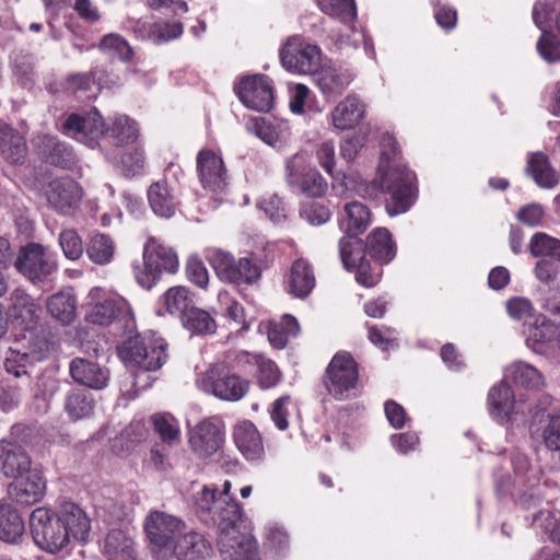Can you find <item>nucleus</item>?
Instances as JSON below:
<instances>
[{"label": "nucleus", "mask_w": 560, "mask_h": 560, "mask_svg": "<svg viewBox=\"0 0 560 560\" xmlns=\"http://www.w3.org/2000/svg\"><path fill=\"white\" fill-rule=\"evenodd\" d=\"M186 275L190 282L199 288H206L209 282V275L203 262L196 258L190 257L186 265Z\"/></svg>", "instance_id": "nucleus-64"}, {"label": "nucleus", "mask_w": 560, "mask_h": 560, "mask_svg": "<svg viewBox=\"0 0 560 560\" xmlns=\"http://www.w3.org/2000/svg\"><path fill=\"white\" fill-rule=\"evenodd\" d=\"M197 172L203 188L222 191L228 185V171L223 159L214 151L203 149L197 155Z\"/></svg>", "instance_id": "nucleus-16"}, {"label": "nucleus", "mask_w": 560, "mask_h": 560, "mask_svg": "<svg viewBox=\"0 0 560 560\" xmlns=\"http://www.w3.org/2000/svg\"><path fill=\"white\" fill-rule=\"evenodd\" d=\"M365 110V104L357 94H348L331 112L332 125L339 130L353 129L364 119Z\"/></svg>", "instance_id": "nucleus-25"}, {"label": "nucleus", "mask_w": 560, "mask_h": 560, "mask_svg": "<svg viewBox=\"0 0 560 560\" xmlns=\"http://www.w3.org/2000/svg\"><path fill=\"white\" fill-rule=\"evenodd\" d=\"M147 197L152 211L161 218H172L179 207L178 196L165 178L152 183Z\"/></svg>", "instance_id": "nucleus-24"}, {"label": "nucleus", "mask_w": 560, "mask_h": 560, "mask_svg": "<svg viewBox=\"0 0 560 560\" xmlns=\"http://www.w3.org/2000/svg\"><path fill=\"white\" fill-rule=\"evenodd\" d=\"M30 529L34 542L44 551L56 555L70 542L69 532L59 522L55 511L37 508L30 515Z\"/></svg>", "instance_id": "nucleus-11"}, {"label": "nucleus", "mask_w": 560, "mask_h": 560, "mask_svg": "<svg viewBox=\"0 0 560 560\" xmlns=\"http://www.w3.org/2000/svg\"><path fill=\"white\" fill-rule=\"evenodd\" d=\"M49 352V345L46 340H38L27 351L10 349L4 360V369L15 377L27 374V368L35 362L44 360Z\"/></svg>", "instance_id": "nucleus-22"}, {"label": "nucleus", "mask_w": 560, "mask_h": 560, "mask_svg": "<svg viewBox=\"0 0 560 560\" xmlns=\"http://www.w3.org/2000/svg\"><path fill=\"white\" fill-rule=\"evenodd\" d=\"M315 46L304 43L300 36H291L280 49V60L284 69L294 73H315L313 58Z\"/></svg>", "instance_id": "nucleus-15"}, {"label": "nucleus", "mask_w": 560, "mask_h": 560, "mask_svg": "<svg viewBox=\"0 0 560 560\" xmlns=\"http://www.w3.org/2000/svg\"><path fill=\"white\" fill-rule=\"evenodd\" d=\"M539 56L549 63L560 61V39L552 32L544 31L536 45Z\"/></svg>", "instance_id": "nucleus-58"}, {"label": "nucleus", "mask_w": 560, "mask_h": 560, "mask_svg": "<svg viewBox=\"0 0 560 560\" xmlns=\"http://www.w3.org/2000/svg\"><path fill=\"white\" fill-rule=\"evenodd\" d=\"M233 440L247 460H260L265 455L262 436L256 425L244 420L237 423L233 429Z\"/></svg>", "instance_id": "nucleus-23"}, {"label": "nucleus", "mask_w": 560, "mask_h": 560, "mask_svg": "<svg viewBox=\"0 0 560 560\" xmlns=\"http://www.w3.org/2000/svg\"><path fill=\"white\" fill-rule=\"evenodd\" d=\"M352 80L353 78L348 71L330 66L317 67V88L327 101L340 96Z\"/></svg>", "instance_id": "nucleus-27"}, {"label": "nucleus", "mask_w": 560, "mask_h": 560, "mask_svg": "<svg viewBox=\"0 0 560 560\" xmlns=\"http://www.w3.org/2000/svg\"><path fill=\"white\" fill-rule=\"evenodd\" d=\"M55 514L65 526V529L69 532V537L80 541L88 539L91 521L80 505L72 501H62L57 511H55Z\"/></svg>", "instance_id": "nucleus-21"}, {"label": "nucleus", "mask_w": 560, "mask_h": 560, "mask_svg": "<svg viewBox=\"0 0 560 560\" xmlns=\"http://www.w3.org/2000/svg\"><path fill=\"white\" fill-rule=\"evenodd\" d=\"M40 312V305L24 289L15 288L10 293L9 316L24 329H30L37 322Z\"/></svg>", "instance_id": "nucleus-20"}, {"label": "nucleus", "mask_w": 560, "mask_h": 560, "mask_svg": "<svg viewBox=\"0 0 560 560\" xmlns=\"http://www.w3.org/2000/svg\"><path fill=\"white\" fill-rule=\"evenodd\" d=\"M119 312V305L114 299H104L90 306L86 320L101 326L110 324Z\"/></svg>", "instance_id": "nucleus-49"}, {"label": "nucleus", "mask_w": 560, "mask_h": 560, "mask_svg": "<svg viewBox=\"0 0 560 560\" xmlns=\"http://www.w3.org/2000/svg\"><path fill=\"white\" fill-rule=\"evenodd\" d=\"M174 549L172 559L177 560H207L213 553L211 542L202 534L195 530H184Z\"/></svg>", "instance_id": "nucleus-26"}, {"label": "nucleus", "mask_w": 560, "mask_h": 560, "mask_svg": "<svg viewBox=\"0 0 560 560\" xmlns=\"http://www.w3.org/2000/svg\"><path fill=\"white\" fill-rule=\"evenodd\" d=\"M211 266L218 277L237 287L257 283L262 273L260 259L256 255L235 258L223 250H214L210 258Z\"/></svg>", "instance_id": "nucleus-9"}, {"label": "nucleus", "mask_w": 560, "mask_h": 560, "mask_svg": "<svg viewBox=\"0 0 560 560\" xmlns=\"http://www.w3.org/2000/svg\"><path fill=\"white\" fill-rule=\"evenodd\" d=\"M24 430V425L15 424L11 428L10 436L0 440V471L7 478L21 477L32 470L31 457L21 445L26 441L19 439Z\"/></svg>", "instance_id": "nucleus-12"}, {"label": "nucleus", "mask_w": 560, "mask_h": 560, "mask_svg": "<svg viewBox=\"0 0 560 560\" xmlns=\"http://www.w3.org/2000/svg\"><path fill=\"white\" fill-rule=\"evenodd\" d=\"M71 377L79 384L93 389H103L107 386L108 371L98 364L82 358H75L70 362Z\"/></svg>", "instance_id": "nucleus-28"}, {"label": "nucleus", "mask_w": 560, "mask_h": 560, "mask_svg": "<svg viewBox=\"0 0 560 560\" xmlns=\"http://www.w3.org/2000/svg\"><path fill=\"white\" fill-rule=\"evenodd\" d=\"M368 255L378 265L390 262L396 256V244L386 228H375L364 243Z\"/></svg>", "instance_id": "nucleus-29"}, {"label": "nucleus", "mask_w": 560, "mask_h": 560, "mask_svg": "<svg viewBox=\"0 0 560 560\" xmlns=\"http://www.w3.org/2000/svg\"><path fill=\"white\" fill-rule=\"evenodd\" d=\"M530 254L535 257H552L560 261V240L544 232L535 233L529 242Z\"/></svg>", "instance_id": "nucleus-48"}, {"label": "nucleus", "mask_w": 560, "mask_h": 560, "mask_svg": "<svg viewBox=\"0 0 560 560\" xmlns=\"http://www.w3.org/2000/svg\"><path fill=\"white\" fill-rule=\"evenodd\" d=\"M314 283L312 265L303 259L295 260L285 281L287 291L295 298L303 299L312 292Z\"/></svg>", "instance_id": "nucleus-30"}, {"label": "nucleus", "mask_w": 560, "mask_h": 560, "mask_svg": "<svg viewBox=\"0 0 560 560\" xmlns=\"http://www.w3.org/2000/svg\"><path fill=\"white\" fill-rule=\"evenodd\" d=\"M290 405L291 397L289 395H284L276 399L269 409L272 422L281 431H284L289 428L288 418L290 416Z\"/></svg>", "instance_id": "nucleus-61"}, {"label": "nucleus", "mask_w": 560, "mask_h": 560, "mask_svg": "<svg viewBox=\"0 0 560 560\" xmlns=\"http://www.w3.org/2000/svg\"><path fill=\"white\" fill-rule=\"evenodd\" d=\"M300 326L296 318L284 314L279 320H270L268 324V340L276 349H283L291 337L299 334Z\"/></svg>", "instance_id": "nucleus-34"}, {"label": "nucleus", "mask_w": 560, "mask_h": 560, "mask_svg": "<svg viewBox=\"0 0 560 560\" xmlns=\"http://www.w3.org/2000/svg\"><path fill=\"white\" fill-rule=\"evenodd\" d=\"M255 375L258 386L262 389L276 387L282 378V374L277 364L264 355L259 361Z\"/></svg>", "instance_id": "nucleus-54"}, {"label": "nucleus", "mask_w": 560, "mask_h": 560, "mask_svg": "<svg viewBox=\"0 0 560 560\" xmlns=\"http://www.w3.org/2000/svg\"><path fill=\"white\" fill-rule=\"evenodd\" d=\"M505 310L511 318L522 320L533 315L534 306L528 299L514 296L506 301Z\"/></svg>", "instance_id": "nucleus-63"}, {"label": "nucleus", "mask_w": 560, "mask_h": 560, "mask_svg": "<svg viewBox=\"0 0 560 560\" xmlns=\"http://www.w3.org/2000/svg\"><path fill=\"white\" fill-rule=\"evenodd\" d=\"M114 243L105 234H96L91 237L86 247L89 258L97 265H106L114 257Z\"/></svg>", "instance_id": "nucleus-47"}, {"label": "nucleus", "mask_w": 560, "mask_h": 560, "mask_svg": "<svg viewBox=\"0 0 560 560\" xmlns=\"http://www.w3.org/2000/svg\"><path fill=\"white\" fill-rule=\"evenodd\" d=\"M14 268L34 285L48 284L58 270V262L48 249L38 243L20 247Z\"/></svg>", "instance_id": "nucleus-10"}, {"label": "nucleus", "mask_w": 560, "mask_h": 560, "mask_svg": "<svg viewBox=\"0 0 560 560\" xmlns=\"http://www.w3.org/2000/svg\"><path fill=\"white\" fill-rule=\"evenodd\" d=\"M145 164L144 150L141 145L126 150L119 160V166L121 172L127 177L136 176L142 173Z\"/></svg>", "instance_id": "nucleus-53"}, {"label": "nucleus", "mask_w": 560, "mask_h": 560, "mask_svg": "<svg viewBox=\"0 0 560 560\" xmlns=\"http://www.w3.org/2000/svg\"><path fill=\"white\" fill-rule=\"evenodd\" d=\"M368 252L363 241L355 235H343L339 241V255L343 267L353 270L366 260Z\"/></svg>", "instance_id": "nucleus-41"}, {"label": "nucleus", "mask_w": 560, "mask_h": 560, "mask_svg": "<svg viewBox=\"0 0 560 560\" xmlns=\"http://www.w3.org/2000/svg\"><path fill=\"white\" fill-rule=\"evenodd\" d=\"M234 91L240 101L249 109L267 113L273 106L272 81L265 74H254L243 78Z\"/></svg>", "instance_id": "nucleus-13"}, {"label": "nucleus", "mask_w": 560, "mask_h": 560, "mask_svg": "<svg viewBox=\"0 0 560 560\" xmlns=\"http://www.w3.org/2000/svg\"><path fill=\"white\" fill-rule=\"evenodd\" d=\"M197 385L205 393L225 401H238L249 390V381L240 376L222 361L209 365L197 378Z\"/></svg>", "instance_id": "nucleus-5"}, {"label": "nucleus", "mask_w": 560, "mask_h": 560, "mask_svg": "<svg viewBox=\"0 0 560 560\" xmlns=\"http://www.w3.org/2000/svg\"><path fill=\"white\" fill-rule=\"evenodd\" d=\"M186 530V524L177 516L162 511H151L144 521V533L155 560H172L174 547Z\"/></svg>", "instance_id": "nucleus-3"}, {"label": "nucleus", "mask_w": 560, "mask_h": 560, "mask_svg": "<svg viewBox=\"0 0 560 560\" xmlns=\"http://www.w3.org/2000/svg\"><path fill=\"white\" fill-rule=\"evenodd\" d=\"M256 136L270 147H282L287 141L284 130L267 121L265 118L255 120Z\"/></svg>", "instance_id": "nucleus-56"}, {"label": "nucleus", "mask_w": 560, "mask_h": 560, "mask_svg": "<svg viewBox=\"0 0 560 560\" xmlns=\"http://www.w3.org/2000/svg\"><path fill=\"white\" fill-rule=\"evenodd\" d=\"M60 131L94 148L105 133V124L97 110L86 114L72 113L62 122Z\"/></svg>", "instance_id": "nucleus-14"}, {"label": "nucleus", "mask_w": 560, "mask_h": 560, "mask_svg": "<svg viewBox=\"0 0 560 560\" xmlns=\"http://www.w3.org/2000/svg\"><path fill=\"white\" fill-rule=\"evenodd\" d=\"M183 326L197 335H210L214 334L217 324L214 318L205 310L196 307L195 305L183 315L180 319Z\"/></svg>", "instance_id": "nucleus-44"}, {"label": "nucleus", "mask_w": 560, "mask_h": 560, "mask_svg": "<svg viewBox=\"0 0 560 560\" xmlns=\"http://www.w3.org/2000/svg\"><path fill=\"white\" fill-rule=\"evenodd\" d=\"M13 479L14 481L8 487V494L16 504L33 505L44 498L46 481L38 471H26Z\"/></svg>", "instance_id": "nucleus-18"}, {"label": "nucleus", "mask_w": 560, "mask_h": 560, "mask_svg": "<svg viewBox=\"0 0 560 560\" xmlns=\"http://www.w3.org/2000/svg\"><path fill=\"white\" fill-rule=\"evenodd\" d=\"M369 340L383 351L397 347L396 330L387 326H368Z\"/></svg>", "instance_id": "nucleus-60"}, {"label": "nucleus", "mask_w": 560, "mask_h": 560, "mask_svg": "<svg viewBox=\"0 0 560 560\" xmlns=\"http://www.w3.org/2000/svg\"><path fill=\"white\" fill-rule=\"evenodd\" d=\"M324 384L337 400H347L359 394V365L351 353L337 352L325 371Z\"/></svg>", "instance_id": "nucleus-8"}, {"label": "nucleus", "mask_w": 560, "mask_h": 560, "mask_svg": "<svg viewBox=\"0 0 560 560\" xmlns=\"http://www.w3.org/2000/svg\"><path fill=\"white\" fill-rule=\"evenodd\" d=\"M223 432L217 423L203 420L189 431L188 442L199 457H210L215 454L223 443Z\"/></svg>", "instance_id": "nucleus-19"}, {"label": "nucleus", "mask_w": 560, "mask_h": 560, "mask_svg": "<svg viewBox=\"0 0 560 560\" xmlns=\"http://www.w3.org/2000/svg\"><path fill=\"white\" fill-rule=\"evenodd\" d=\"M345 235L359 236L371 225V211L362 202H348L345 206Z\"/></svg>", "instance_id": "nucleus-37"}, {"label": "nucleus", "mask_w": 560, "mask_h": 560, "mask_svg": "<svg viewBox=\"0 0 560 560\" xmlns=\"http://www.w3.org/2000/svg\"><path fill=\"white\" fill-rule=\"evenodd\" d=\"M24 533V521L16 509L0 503V539L13 542Z\"/></svg>", "instance_id": "nucleus-38"}, {"label": "nucleus", "mask_w": 560, "mask_h": 560, "mask_svg": "<svg viewBox=\"0 0 560 560\" xmlns=\"http://www.w3.org/2000/svg\"><path fill=\"white\" fill-rule=\"evenodd\" d=\"M103 551L109 560H128L133 555V541L125 532L113 529L105 538Z\"/></svg>", "instance_id": "nucleus-40"}, {"label": "nucleus", "mask_w": 560, "mask_h": 560, "mask_svg": "<svg viewBox=\"0 0 560 560\" xmlns=\"http://www.w3.org/2000/svg\"><path fill=\"white\" fill-rule=\"evenodd\" d=\"M526 171L539 187L552 188L558 183L557 174L551 167L548 156L542 152H536L530 156Z\"/></svg>", "instance_id": "nucleus-36"}, {"label": "nucleus", "mask_w": 560, "mask_h": 560, "mask_svg": "<svg viewBox=\"0 0 560 560\" xmlns=\"http://www.w3.org/2000/svg\"><path fill=\"white\" fill-rule=\"evenodd\" d=\"M323 12L338 18L346 24H353L357 20V5L354 0H317Z\"/></svg>", "instance_id": "nucleus-46"}, {"label": "nucleus", "mask_w": 560, "mask_h": 560, "mask_svg": "<svg viewBox=\"0 0 560 560\" xmlns=\"http://www.w3.org/2000/svg\"><path fill=\"white\" fill-rule=\"evenodd\" d=\"M360 194L370 200L383 198L388 215L407 212L418 197L417 176L404 164H390L383 171L378 166L377 176L360 187Z\"/></svg>", "instance_id": "nucleus-2"}, {"label": "nucleus", "mask_w": 560, "mask_h": 560, "mask_svg": "<svg viewBox=\"0 0 560 560\" xmlns=\"http://www.w3.org/2000/svg\"><path fill=\"white\" fill-rule=\"evenodd\" d=\"M558 331V327L553 322L540 316L536 319L535 324L529 327L527 334V342L534 345H544L553 340Z\"/></svg>", "instance_id": "nucleus-55"}, {"label": "nucleus", "mask_w": 560, "mask_h": 560, "mask_svg": "<svg viewBox=\"0 0 560 560\" xmlns=\"http://www.w3.org/2000/svg\"><path fill=\"white\" fill-rule=\"evenodd\" d=\"M287 177L290 187L303 196L300 214L311 224L315 222L314 186L315 171L313 167V154L300 151L287 161Z\"/></svg>", "instance_id": "nucleus-7"}, {"label": "nucleus", "mask_w": 560, "mask_h": 560, "mask_svg": "<svg viewBox=\"0 0 560 560\" xmlns=\"http://www.w3.org/2000/svg\"><path fill=\"white\" fill-rule=\"evenodd\" d=\"M58 240L65 257L69 260H78L83 255V242L75 230H63Z\"/></svg>", "instance_id": "nucleus-59"}, {"label": "nucleus", "mask_w": 560, "mask_h": 560, "mask_svg": "<svg viewBox=\"0 0 560 560\" xmlns=\"http://www.w3.org/2000/svg\"><path fill=\"white\" fill-rule=\"evenodd\" d=\"M45 194L48 203L61 214H71L82 198L81 187L70 177L51 180Z\"/></svg>", "instance_id": "nucleus-17"}, {"label": "nucleus", "mask_w": 560, "mask_h": 560, "mask_svg": "<svg viewBox=\"0 0 560 560\" xmlns=\"http://www.w3.org/2000/svg\"><path fill=\"white\" fill-rule=\"evenodd\" d=\"M541 439L548 451L560 452V412L547 416L541 428Z\"/></svg>", "instance_id": "nucleus-57"}, {"label": "nucleus", "mask_w": 560, "mask_h": 560, "mask_svg": "<svg viewBox=\"0 0 560 560\" xmlns=\"http://www.w3.org/2000/svg\"><path fill=\"white\" fill-rule=\"evenodd\" d=\"M39 147L47 161L56 166L69 168L75 162L72 148L54 136L45 135L39 138Z\"/></svg>", "instance_id": "nucleus-32"}, {"label": "nucleus", "mask_w": 560, "mask_h": 560, "mask_svg": "<svg viewBox=\"0 0 560 560\" xmlns=\"http://www.w3.org/2000/svg\"><path fill=\"white\" fill-rule=\"evenodd\" d=\"M261 357V354L246 351H233L226 354L223 362H226L231 366V370L237 374H255Z\"/></svg>", "instance_id": "nucleus-51"}, {"label": "nucleus", "mask_w": 560, "mask_h": 560, "mask_svg": "<svg viewBox=\"0 0 560 560\" xmlns=\"http://www.w3.org/2000/svg\"><path fill=\"white\" fill-rule=\"evenodd\" d=\"M511 377L517 386L527 389H539L545 384L541 373L525 362H516L511 366Z\"/></svg>", "instance_id": "nucleus-45"}, {"label": "nucleus", "mask_w": 560, "mask_h": 560, "mask_svg": "<svg viewBox=\"0 0 560 560\" xmlns=\"http://www.w3.org/2000/svg\"><path fill=\"white\" fill-rule=\"evenodd\" d=\"M77 302L70 292H58L47 301V311L63 324L71 323L75 317Z\"/></svg>", "instance_id": "nucleus-42"}, {"label": "nucleus", "mask_w": 560, "mask_h": 560, "mask_svg": "<svg viewBox=\"0 0 560 560\" xmlns=\"http://www.w3.org/2000/svg\"><path fill=\"white\" fill-rule=\"evenodd\" d=\"M512 387L505 382L493 386L488 393L490 412L497 417L509 418L515 408Z\"/></svg>", "instance_id": "nucleus-35"}, {"label": "nucleus", "mask_w": 560, "mask_h": 560, "mask_svg": "<svg viewBox=\"0 0 560 560\" xmlns=\"http://www.w3.org/2000/svg\"><path fill=\"white\" fill-rule=\"evenodd\" d=\"M97 47L101 51L112 54L125 62L130 61L133 56L129 43L121 35L115 33L103 36Z\"/></svg>", "instance_id": "nucleus-50"}, {"label": "nucleus", "mask_w": 560, "mask_h": 560, "mask_svg": "<svg viewBox=\"0 0 560 560\" xmlns=\"http://www.w3.org/2000/svg\"><path fill=\"white\" fill-rule=\"evenodd\" d=\"M154 431L160 439L168 444L177 441L179 438V427L176 419L170 413H156L151 417Z\"/></svg>", "instance_id": "nucleus-52"}, {"label": "nucleus", "mask_w": 560, "mask_h": 560, "mask_svg": "<svg viewBox=\"0 0 560 560\" xmlns=\"http://www.w3.org/2000/svg\"><path fill=\"white\" fill-rule=\"evenodd\" d=\"M167 346L164 338L149 331L129 337L118 347V354L124 362L143 371H156L167 361Z\"/></svg>", "instance_id": "nucleus-4"}, {"label": "nucleus", "mask_w": 560, "mask_h": 560, "mask_svg": "<svg viewBox=\"0 0 560 560\" xmlns=\"http://www.w3.org/2000/svg\"><path fill=\"white\" fill-rule=\"evenodd\" d=\"M138 124L126 115L115 117L110 127L105 126V133L102 138H107L116 147L132 144L138 140Z\"/></svg>", "instance_id": "nucleus-31"}, {"label": "nucleus", "mask_w": 560, "mask_h": 560, "mask_svg": "<svg viewBox=\"0 0 560 560\" xmlns=\"http://www.w3.org/2000/svg\"><path fill=\"white\" fill-rule=\"evenodd\" d=\"M178 270L176 253L155 238H149L144 244L142 264L135 265L137 282L144 289H151L160 280L163 272L175 273Z\"/></svg>", "instance_id": "nucleus-6"}, {"label": "nucleus", "mask_w": 560, "mask_h": 560, "mask_svg": "<svg viewBox=\"0 0 560 560\" xmlns=\"http://www.w3.org/2000/svg\"><path fill=\"white\" fill-rule=\"evenodd\" d=\"M231 481L220 492L203 486L194 495L198 518L218 529V547L222 560H260L258 545L252 534L250 522L243 515L241 504L230 495Z\"/></svg>", "instance_id": "nucleus-1"}, {"label": "nucleus", "mask_w": 560, "mask_h": 560, "mask_svg": "<svg viewBox=\"0 0 560 560\" xmlns=\"http://www.w3.org/2000/svg\"><path fill=\"white\" fill-rule=\"evenodd\" d=\"M94 399L92 395L84 389H71L66 395L65 411L70 419L77 421L88 418L93 413Z\"/></svg>", "instance_id": "nucleus-39"}, {"label": "nucleus", "mask_w": 560, "mask_h": 560, "mask_svg": "<svg viewBox=\"0 0 560 560\" xmlns=\"http://www.w3.org/2000/svg\"><path fill=\"white\" fill-rule=\"evenodd\" d=\"M353 270L357 271V282L364 288L375 287L382 278V266L378 264L377 266H371L368 260L360 264V266H355Z\"/></svg>", "instance_id": "nucleus-62"}, {"label": "nucleus", "mask_w": 560, "mask_h": 560, "mask_svg": "<svg viewBox=\"0 0 560 560\" xmlns=\"http://www.w3.org/2000/svg\"><path fill=\"white\" fill-rule=\"evenodd\" d=\"M163 302L166 311L180 319L194 306L192 294L183 285L170 288L163 295Z\"/></svg>", "instance_id": "nucleus-43"}, {"label": "nucleus", "mask_w": 560, "mask_h": 560, "mask_svg": "<svg viewBox=\"0 0 560 560\" xmlns=\"http://www.w3.org/2000/svg\"><path fill=\"white\" fill-rule=\"evenodd\" d=\"M26 143L24 138L11 126L0 122V156L13 163H19L25 156Z\"/></svg>", "instance_id": "nucleus-33"}]
</instances>
